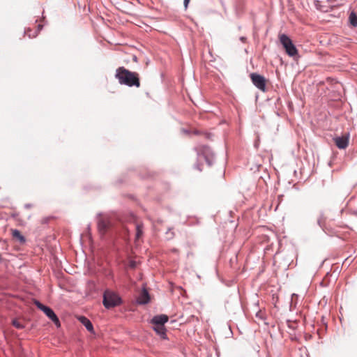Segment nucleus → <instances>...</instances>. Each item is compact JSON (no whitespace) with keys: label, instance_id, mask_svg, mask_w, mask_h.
Instances as JSON below:
<instances>
[{"label":"nucleus","instance_id":"nucleus-1","mask_svg":"<svg viewBox=\"0 0 357 357\" xmlns=\"http://www.w3.org/2000/svg\"><path fill=\"white\" fill-rule=\"evenodd\" d=\"M116 78L121 84L128 86H140L139 74L136 72H131L124 67H119L116 70Z\"/></svg>","mask_w":357,"mask_h":357},{"label":"nucleus","instance_id":"nucleus-2","mask_svg":"<svg viewBox=\"0 0 357 357\" xmlns=\"http://www.w3.org/2000/svg\"><path fill=\"white\" fill-rule=\"evenodd\" d=\"M121 300L119 295L112 291L107 290L103 295V305L106 308H110L121 304Z\"/></svg>","mask_w":357,"mask_h":357},{"label":"nucleus","instance_id":"nucleus-3","mask_svg":"<svg viewBox=\"0 0 357 357\" xmlns=\"http://www.w3.org/2000/svg\"><path fill=\"white\" fill-rule=\"evenodd\" d=\"M279 39L289 56H294L298 54V50L289 36L285 34H280Z\"/></svg>","mask_w":357,"mask_h":357},{"label":"nucleus","instance_id":"nucleus-4","mask_svg":"<svg viewBox=\"0 0 357 357\" xmlns=\"http://www.w3.org/2000/svg\"><path fill=\"white\" fill-rule=\"evenodd\" d=\"M35 305L41 310L57 326H60L59 320L54 311L38 301H35Z\"/></svg>","mask_w":357,"mask_h":357},{"label":"nucleus","instance_id":"nucleus-5","mask_svg":"<svg viewBox=\"0 0 357 357\" xmlns=\"http://www.w3.org/2000/svg\"><path fill=\"white\" fill-rule=\"evenodd\" d=\"M250 78L256 87L263 91H265L266 80L264 76L257 73H252L250 75Z\"/></svg>","mask_w":357,"mask_h":357},{"label":"nucleus","instance_id":"nucleus-6","mask_svg":"<svg viewBox=\"0 0 357 357\" xmlns=\"http://www.w3.org/2000/svg\"><path fill=\"white\" fill-rule=\"evenodd\" d=\"M110 220L107 216H100L98 221V228L99 231L104 234L110 227Z\"/></svg>","mask_w":357,"mask_h":357},{"label":"nucleus","instance_id":"nucleus-7","mask_svg":"<svg viewBox=\"0 0 357 357\" xmlns=\"http://www.w3.org/2000/svg\"><path fill=\"white\" fill-rule=\"evenodd\" d=\"M349 135L347 134L342 137H337L334 138V142L337 147L340 149H344L349 145Z\"/></svg>","mask_w":357,"mask_h":357},{"label":"nucleus","instance_id":"nucleus-8","mask_svg":"<svg viewBox=\"0 0 357 357\" xmlns=\"http://www.w3.org/2000/svg\"><path fill=\"white\" fill-rule=\"evenodd\" d=\"M168 317L165 314L158 315L152 319L151 323L154 325L164 326L168 321Z\"/></svg>","mask_w":357,"mask_h":357},{"label":"nucleus","instance_id":"nucleus-9","mask_svg":"<svg viewBox=\"0 0 357 357\" xmlns=\"http://www.w3.org/2000/svg\"><path fill=\"white\" fill-rule=\"evenodd\" d=\"M150 297L148 291L143 289L137 298V301L139 304H146L149 302Z\"/></svg>","mask_w":357,"mask_h":357},{"label":"nucleus","instance_id":"nucleus-10","mask_svg":"<svg viewBox=\"0 0 357 357\" xmlns=\"http://www.w3.org/2000/svg\"><path fill=\"white\" fill-rule=\"evenodd\" d=\"M79 320L86 328V329L89 331H90V332L93 331V325L89 319H87L85 317H80L79 318Z\"/></svg>","mask_w":357,"mask_h":357},{"label":"nucleus","instance_id":"nucleus-11","mask_svg":"<svg viewBox=\"0 0 357 357\" xmlns=\"http://www.w3.org/2000/svg\"><path fill=\"white\" fill-rule=\"evenodd\" d=\"M154 331L163 339L166 338V329L164 326L155 325Z\"/></svg>","mask_w":357,"mask_h":357},{"label":"nucleus","instance_id":"nucleus-12","mask_svg":"<svg viewBox=\"0 0 357 357\" xmlns=\"http://www.w3.org/2000/svg\"><path fill=\"white\" fill-rule=\"evenodd\" d=\"M12 234L13 238L18 239L21 243H24L25 241L24 237L21 234L19 230L13 229Z\"/></svg>","mask_w":357,"mask_h":357},{"label":"nucleus","instance_id":"nucleus-13","mask_svg":"<svg viewBox=\"0 0 357 357\" xmlns=\"http://www.w3.org/2000/svg\"><path fill=\"white\" fill-rule=\"evenodd\" d=\"M143 234V225L142 224H137L136 225V239H139Z\"/></svg>","mask_w":357,"mask_h":357},{"label":"nucleus","instance_id":"nucleus-14","mask_svg":"<svg viewBox=\"0 0 357 357\" xmlns=\"http://www.w3.org/2000/svg\"><path fill=\"white\" fill-rule=\"evenodd\" d=\"M42 25L40 24H38V29L36 31H35L33 33H31L32 31L29 29H28L26 31V34L28 35V36L29 38H34L37 36V34L38 33V32L40 31V30L42 29Z\"/></svg>","mask_w":357,"mask_h":357},{"label":"nucleus","instance_id":"nucleus-15","mask_svg":"<svg viewBox=\"0 0 357 357\" xmlns=\"http://www.w3.org/2000/svg\"><path fill=\"white\" fill-rule=\"evenodd\" d=\"M349 22L354 26H357V15L353 12L349 15Z\"/></svg>","mask_w":357,"mask_h":357},{"label":"nucleus","instance_id":"nucleus-16","mask_svg":"<svg viewBox=\"0 0 357 357\" xmlns=\"http://www.w3.org/2000/svg\"><path fill=\"white\" fill-rule=\"evenodd\" d=\"M13 325L18 329L24 328V326L17 319L13 321Z\"/></svg>","mask_w":357,"mask_h":357},{"label":"nucleus","instance_id":"nucleus-17","mask_svg":"<svg viewBox=\"0 0 357 357\" xmlns=\"http://www.w3.org/2000/svg\"><path fill=\"white\" fill-rule=\"evenodd\" d=\"M166 234H167V238L168 239H172V238H173V237L174 236V233L172 231V229H169L167 231Z\"/></svg>","mask_w":357,"mask_h":357},{"label":"nucleus","instance_id":"nucleus-18","mask_svg":"<svg viewBox=\"0 0 357 357\" xmlns=\"http://www.w3.org/2000/svg\"><path fill=\"white\" fill-rule=\"evenodd\" d=\"M190 1V0H184V6H185V8H188V5Z\"/></svg>","mask_w":357,"mask_h":357},{"label":"nucleus","instance_id":"nucleus-19","mask_svg":"<svg viewBox=\"0 0 357 357\" xmlns=\"http://www.w3.org/2000/svg\"><path fill=\"white\" fill-rule=\"evenodd\" d=\"M173 251L174 252H178V250L176 249H174Z\"/></svg>","mask_w":357,"mask_h":357}]
</instances>
